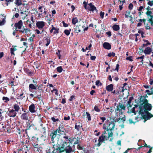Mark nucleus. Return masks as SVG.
<instances>
[{"mask_svg": "<svg viewBox=\"0 0 153 153\" xmlns=\"http://www.w3.org/2000/svg\"><path fill=\"white\" fill-rule=\"evenodd\" d=\"M140 101L143 102V105L144 104V108L138 106L137 105H135V107H133L131 110V112L133 113H135V111H138L139 114L138 117L136 118L137 121H139L143 119L147 118V119H150L153 117V115L151 114L147 110L150 111L152 109L151 104L148 103V100L146 99L144 97L141 96Z\"/></svg>", "mask_w": 153, "mask_h": 153, "instance_id": "nucleus-1", "label": "nucleus"}, {"mask_svg": "<svg viewBox=\"0 0 153 153\" xmlns=\"http://www.w3.org/2000/svg\"><path fill=\"white\" fill-rule=\"evenodd\" d=\"M54 149L52 151V153H60L61 152L65 150L67 153H70L73 151L69 143L65 144L63 145V146L60 147H58L56 145L53 144Z\"/></svg>", "mask_w": 153, "mask_h": 153, "instance_id": "nucleus-2", "label": "nucleus"}, {"mask_svg": "<svg viewBox=\"0 0 153 153\" xmlns=\"http://www.w3.org/2000/svg\"><path fill=\"white\" fill-rule=\"evenodd\" d=\"M70 142V140L68 139L67 136H64L61 138H59L58 140L57 146L60 147L63 146L65 144L69 143Z\"/></svg>", "mask_w": 153, "mask_h": 153, "instance_id": "nucleus-3", "label": "nucleus"}, {"mask_svg": "<svg viewBox=\"0 0 153 153\" xmlns=\"http://www.w3.org/2000/svg\"><path fill=\"white\" fill-rule=\"evenodd\" d=\"M23 26V22L22 20H19L18 22L15 23V26L16 27L17 31L19 30L20 32L23 33L24 32H26L28 30V29L25 28H22Z\"/></svg>", "mask_w": 153, "mask_h": 153, "instance_id": "nucleus-4", "label": "nucleus"}, {"mask_svg": "<svg viewBox=\"0 0 153 153\" xmlns=\"http://www.w3.org/2000/svg\"><path fill=\"white\" fill-rule=\"evenodd\" d=\"M115 126V122L112 121L108 123H105L104 124L103 128L106 130H112L114 128Z\"/></svg>", "mask_w": 153, "mask_h": 153, "instance_id": "nucleus-5", "label": "nucleus"}, {"mask_svg": "<svg viewBox=\"0 0 153 153\" xmlns=\"http://www.w3.org/2000/svg\"><path fill=\"white\" fill-rule=\"evenodd\" d=\"M150 45V43L148 42H147L146 44H143V48H141V50H143V52L145 54V55H150L152 51V50L150 47H147L143 50V47L148 46Z\"/></svg>", "mask_w": 153, "mask_h": 153, "instance_id": "nucleus-6", "label": "nucleus"}, {"mask_svg": "<svg viewBox=\"0 0 153 153\" xmlns=\"http://www.w3.org/2000/svg\"><path fill=\"white\" fill-rule=\"evenodd\" d=\"M122 110H125V107L123 105L120 103L119 105L117 106V108L115 110V111L117 116L118 115H120L122 114Z\"/></svg>", "mask_w": 153, "mask_h": 153, "instance_id": "nucleus-7", "label": "nucleus"}, {"mask_svg": "<svg viewBox=\"0 0 153 153\" xmlns=\"http://www.w3.org/2000/svg\"><path fill=\"white\" fill-rule=\"evenodd\" d=\"M85 9L89 11H92V12H93L94 10L96 11H97L96 7L91 3L88 4L87 5H85Z\"/></svg>", "mask_w": 153, "mask_h": 153, "instance_id": "nucleus-8", "label": "nucleus"}, {"mask_svg": "<svg viewBox=\"0 0 153 153\" xmlns=\"http://www.w3.org/2000/svg\"><path fill=\"white\" fill-rule=\"evenodd\" d=\"M102 135L107 140L110 137L113 136V133L111 131L106 130L103 132Z\"/></svg>", "mask_w": 153, "mask_h": 153, "instance_id": "nucleus-9", "label": "nucleus"}, {"mask_svg": "<svg viewBox=\"0 0 153 153\" xmlns=\"http://www.w3.org/2000/svg\"><path fill=\"white\" fill-rule=\"evenodd\" d=\"M39 13V16L42 15L43 13L44 14V16L45 15L47 14V11H46V9L44 8L43 6H39L38 8Z\"/></svg>", "mask_w": 153, "mask_h": 153, "instance_id": "nucleus-10", "label": "nucleus"}, {"mask_svg": "<svg viewBox=\"0 0 153 153\" xmlns=\"http://www.w3.org/2000/svg\"><path fill=\"white\" fill-rule=\"evenodd\" d=\"M106 140V139L102 135L99 137L98 140V142L96 144V145L97 146H100L102 143H103L105 140Z\"/></svg>", "mask_w": 153, "mask_h": 153, "instance_id": "nucleus-11", "label": "nucleus"}, {"mask_svg": "<svg viewBox=\"0 0 153 153\" xmlns=\"http://www.w3.org/2000/svg\"><path fill=\"white\" fill-rule=\"evenodd\" d=\"M45 23L43 21L37 22L36 24V27L39 29H42L45 25Z\"/></svg>", "mask_w": 153, "mask_h": 153, "instance_id": "nucleus-12", "label": "nucleus"}, {"mask_svg": "<svg viewBox=\"0 0 153 153\" xmlns=\"http://www.w3.org/2000/svg\"><path fill=\"white\" fill-rule=\"evenodd\" d=\"M57 132L58 133H60V132L58 130V129H57L56 131L53 132L52 133H51V140L52 141V143H54V139L56 137Z\"/></svg>", "mask_w": 153, "mask_h": 153, "instance_id": "nucleus-13", "label": "nucleus"}, {"mask_svg": "<svg viewBox=\"0 0 153 153\" xmlns=\"http://www.w3.org/2000/svg\"><path fill=\"white\" fill-rule=\"evenodd\" d=\"M52 28L50 30L51 33H52L53 34H56L58 33L59 32V29L57 27H55L53 25H52Z\"/></svg>", "mask_w": 153, "mask_h": 153, "instance_id": "nucleus-14", "label": "nucleus"}, {"mask_svg": "<svg viewBox=\"0 0 153 153\" xmlns=\"http://www.w3.org/2000/svg\"><path fill=\"white\" fill-rule=\"evenodd\" d=\"M29 110L31 113H35L36 112L35 110V107L34 104H31L29 107Z\"/></svg>", "mask_w": 153, "mask_h": 153, "instance_id": "nucleus-15", "label": "nucleus"}, {"mask_svg": "<svg viewBox=\"0 0 153 153\" xmlns=\"http://www.w3.org/2000/svg\"><path fill=\"white\" fill-rule=\"evenodd\" d=\"M16 114L17 113L16 112L14 111V109H12L9 111L8 113V115L10 117H15L16 116Z\"/></svg>", "mask_w": 153, "mask_h": 153, "instance_id": "nucleus-16", "label": "nucleus"}, {"mask_svg": "<svg viewBox=\"0 0 153 153\" xmlns=\"http://www.w3.org/2000/svg\"><path fill=\"white\" fill-rule=\"evenodd\" d=\"M75 128L78 131H79L82 128V124L79 122H77L75 124Z\"/></svg>", "mask_w": 153, "mask_h": 153, "instance_id": "nucleus-17", "label": "nucleus"}, {"mask_svg": "<svg viewBox=\"0 0 153 153\" xmlns=\"http://www.w3.org/2000/svg\"><path fill=\"white\" fill-rule=\"evenodd\" d=\"M38 86V85L36 84L33 85L32 84H30L29 85V91L32 92V90H36V87Z\"/></svg>", "mask_w": 153, "mask_h": 153, "instance_id": "nucleus-18", "label": "nucleus"}, {"mask_svg": "<svg viewBox=\"0 0 153 153\" xmlns=\"http://www.w3.org/2000/svg\"><path fill=\"white\" fill-rule=\"evenodd\" d=\"M21 118L23 120H27L28 119L27 114L26 113L22 114L21 116Z\"/></svg>", "mask_w": 153, "mask_h": 153, "instance_id": "nucleus-19", "label": "nucleus"}, {"mask_svg": "<svg viewBox=\"0 0 153 153\" xmlns=\"http://www.w3.org/2000/svg\"><path fill=\"white\" fill-rule=\"evenodd\" d=\"M103 45L104 48L106 49L110 50L111 48V45L108 42L104 43Z\"/></svg>", "mask_w": 153, "mask_h": 153, "instance_id": "nucleus-20", "label": "nucleus"}, {"mask_svg": "<svg viewBox=\"0 0 153 153\" xmlns=\"http://www.w3.org/2000/svg\"><path fill=\"white\" fill-rule=\"evenodd\" d=\"M1 16L3 18L2 20L0 21V26L4 25L6 22L5 19L6 16H3L2 15H1Z\"/></svg>", "mask_w": 153, "mask_h": 153, "instance_id": "nucleus-21", "label": "nucleus"}, {"mask_svg": "<svg viewBox=\"0 0 153 153\" xmlns=\"http://www.w3.org/2000/svg\"><path fill=\"white\" fill-rule=\"evenodd\" d=\"M106 89L108 91H112L113 89V85L112 84H111L106 87Z\"/></svg>", "mask_w": 153, "mask_h": 153, "instance_id": "nucleus-22", "label": "nucleus"}, {"mask_svg": "<svg viewBox=\"0 0 153 153\" xmlns=\"http://www.w3.org/2000/svg\"><path fill=\"white\" fill-rule=\"evenodd\" d=\"M13 106L14 109V111H15L16 112L19 111V110L20 109V108L19 106L18 105L15 104L13 105Z\"/></svg>", "mask_w": 153, "mask_h": 153, "instance_id": "nucleus-23", "label": "nucleus"}, {"mask_svg": "<svg viewBox=\"0 0 153 153\" xmlns=\"http://www.w3.org/2000/svg\"><path fill=\"white\" fill-rule=\"evenodd\" d=\"M113 29L114 30L117 31L120 29L119 26L117 25H114L112 27Z\"/></svg>", "mask_w": 153, "mask_h": 153, "instance_id": "nucleus-24", "label": "nucleus"}, {"mask_svg": "<svg viewBox=\"0 0 153 153\" xmlns=\"http://www.w3.org/2000/svg\"><path fill=\"white\" fill-rule=\"evenodd\" d=\"M25 97V95L23 93V92H22V93L20 95L18 96L17 99L19 100H22Z\"/></svg>", "mask_w": 153, "mask_h": 153, "instance_id": "nucleus-25", "label": "nucleus"}, {"mask_svg": "<svg viewBox=\"0 0 153 153\" xmlns=\"http://www.w3.org/2000/svg\"><path fill=\"white\" fill-rule=\"evenodd\" d=\"M94 150H93V149L92 148H90L86 150V152H85V153H94Z\"/></svg>", "mask_w": 153, "mask_h": 153, "instance_id": "nucleus-26", "label": "nucleus"}, {"mask_svg": "<svg viewBox=\"0 0 153 153\" xmlns=\"http://www.w3.org/2000/svg\"><path fill=\"white\" fill-rule=\"evenodd\" d=\"M78 22L76 17L73 18L72 19V23L73 25H75Z\"/></svg>", "mask_w": 153, "mask_h": 153, "instance_id": "nucleus-27", "label": "nucleus"}, {"mask_svg": "<svg viewBox=\"0 0 153 153\" xmlns=\"http://www.w3.org/2000/svg\"><path fill=\"white\" fill-rule=\"evenodd\" d=\"M16 46H15L14 48H11L10 49V53L11 54L14 55V52L17 50L16 48H15Z\"/></svg>", "mask_w": 153, "mask_h": 153, "instance_id": "nucleus-28", "label": "nucleus"}, {"mask_svg": "<svg viewBox=\"0 0 153 153\" xmlns=\"http://www.w3.org/2000/svg\"><path fill=\"white\" fill-rule=\"evenodd\" d=\"M15 4L18 6H19L22 4V2L21 0H16Z\"/></svg>", "mask_w": 153, "mask_h": 153, "instance_id": "nucleus-29", "label": "nucleus"}, {"mask_svg": "<svg viewBox=\"0 0 153 153\" xmlns=\"http://www.w3.org/2000/svg\"><path fill=\"white\" fill-rule=\"evenodd\" d=\"M44 42L45 43L46 42V43L45 44L46 46H48L50 42V39H45L44 41Z\"/></svg>", "mask_w": 153, "mask_h": 153, "instance_id": "nucleus-30", "label": "nucleus"}, {"mask_svg": "<svg viewBox=\"0 0 153 153\" xmlns=\"http://www.w3.org/2000/svg\"><path fill=\"white\" fill-rule=\"evenodd\" d=\"M56 70L58 72L61 73L63 70V68L61 66H59L57 68Z\"/></svg>", "mask_w": 153, "mask_h": 153, "instance_id": "nucleus-31", "label": "nucleus"}, {"mask_svg": "<svg viewBox=\"0 0 153 153\" xmlns=\"http://www.w3.org/2000/svg\"><path fill=\"white\" fill-rule=\"evenodd\" d=\"M2 100L6 102H7L10 99L7 97H4L2 98Z\"/></svg>", "mask_w": 153, "mask_h": 153, "instance_id": "nucleus-32", "label": "nucleus"}, {"mask_svg": "<svg viewBox=\"0 0 153 153\" xmlns=\"http://www.w3.org/2000/svg\"><path fill=\"white\" fill-rule=\"evenodd\" d=\"M86 114L87 115V118L88 120L90 121L91 120V117L90 115V114L89 113L86 112Z\"/></svg>", "mask_w": 153, "mask_h": 153, "instance_id": "nucleus-33", "label": "nucleus"}, {"mask_svg": "<svg viewBox=\"0 0 153 153\" xmlns=\"http://www.w3.org/2000/svg\"><path fill=\"white\" fill-rule=\"evenodd\" d=\"M46 18H47V19L49 20V21H50L52 19V17H51V16L50 14H49L48 15L46 16Z\"/></svg>", "mask_w": 153, "mask_h": 153, "instance_id": "nucleus-34", "label": "nucleus"}, {"mask_svg": "<svg viewBox=\"0 0 153 153\" xmlns=\"http://www.w3.org/2000/svg\"><path fill=\"white\" fill-rule=\"evenodd\" d=\"M115 53L114 52L112 53H109L107 55V56L109 57H111V56H114L115 55Z\"/></svg>", "mask_w": 153, "mask_h": 153, "instance_id": "nucleus-35", "label": "nucleus"}, {"mask_svg": "<svg viewBox=\"0 0 153 153\" xmlns=\"http://www.w3.org/2000/svg\"><path fill=\"white\" fill-rule=\"evenodd\" d=\"M51 119L52 120L53 122H56V121H59V119L58 118L56 119L54 117H52L51 118Z\"/></svg>", "mask_w": 153, "mask_h": 153, "instance_id": "nucleus-36", "label": "nucleus"}, {"mask_svg": "<svg viewBox=\"0 0 153 153\" xmlns=\"http://www.w3.org/2000/svg\"><path fill=\"white\" fill-rule=\"evenodd\" d=\"M94 110L97 112H99L100 111V109L98 108V107L97 106H95L94 107Z\"/></svg>", "mask_w": 153, "mask_h": 153, "instance_id": "nucleus-37", "label": "nucleus"}, {"mask_svg": "<svg viewBox=\"0 0 153 153\" xmlns=\"http://www.w3.org/2000/svg\"><path fill=\"white\" fill-rule=\"evenodd\" d=\"M72 140L73 141H75L74 142V144H77L79 143V140L77 139L76 140V138L73 139Z\"/></svg>", "mask_w": 153, "mask_h": 153, "instance_id": "nucleus-38", "label": "nucleus"}, {"mask_svg": "<svg viewBox=\"0 0 153 153\" xmlns=\"http://www.w3.org/2000/svg\"><path fill=\"white\" fill-rule=\"evenodd\" d=\"M133 99V97H131L129 98L128 100V103L130 105L131 103V101Z\"/></svg>", "mask_w": 153, "mask_h": 153, "instance_id": "nucleus-39", "label": "nucleus"}, {"mask_svg": "<svg viewBox=\"0 0 153 153\" xmlns=\"http://www.w3.org/2000/svg\"><path fill=\"white\" fill-rule=\"evenodd\" d=\"M144 55H143L142 56L140 57H138L137 58V59H141V61H140L141 62H142L143 63V59H144Z\"/></svg>", "mask_w": 153, "mask_h": 153, "instance_id": "nucleus-40", "label": "nucleus"}, {"mask_svg": "<svg viewBox=\"0 0 153 153\" xmlns=\"http://www.w3.org/2000/svg\"><path fill=\"white\" fill-rule=\"evenodd\" d=\"M6 1V4H7V6L8 5V4L13 2V0H5Z\"/></svg>", "mask_w": 153, "mask_h": 153, "instance_id": "nucleus-41", "label": "nucleus"}, {"mask_svg": "<svg viewBox=\"0 0 153 153\" xmlns=\"http://www.w3.org/2000/svg\"><path fill=\"white\" fill-rule=\"evenodd\" d=\"M64 33L65 34L68 36L70 34V32L68 30H66L64 31Z\"/></svg>", "mask_w": 153, "mask_h": 153, "instance_id": "nucleus-42", "label": "nucleus"}, {"mask_svg": "<svg viewBox=\"0 0 153 153\" xmlns=\"http://www.w3.org/2000/svg\"><path fill=\"white\" fill-rule=\"evenodd\" d=\"M95 84L96 85L99 86L100 85H101V83L99 81L97 80L96 81V82Z\"/></svg>", "mask_w": 153, "mask_h": 153, "instance_id": "nucleus-43", "label": "nucleus"}, {"mask_svg": "<svg viewBox=\"0 0 153 153\" xmlns=\"http://www.w3.org/2000/svg\"><path fill=\"white\" fill-rule=\"evenodd\" d=\"M126 59L131 61H133L132 59V57L131 56L127 57L126 58Z\"/></svg>", "mask_w": 153, "mask_h": 153, "instance_id": "nucleus-44", "label": "nucleus"}, {"mask_svg": "<svg viewBox=\"0 0 153 153\" xmlns=\"http://www.w3.org/2000/svg\"><path fill=\"white\" fill-rule=\"evenodd\" d=\"M138 116H137V117H136L135 118V120H136V121L135 122H133L132 121V119H129V123H135L136 122H138V121H137V120H136V117H137Z\"/></svg>", "mask_w": 153, "mask_h": 153, "instance_id": "nucleus-45", "label": "nucleus"}, {"mask_svg": "<svg viewBox=\"0 0 153 153\" xmlns=\"http://www.w3.org/2000/svg\"><path fill=\"white\" fill-rule=\"evenodd\" d=\"M63 127V126L62 125H60L59 126V129H58V130L60 132L61 131H62V130L61 129H62Z\"/></svg>", "mask_w": 153, "mask_h": 153, "instance_id": "nucleus-46", "label": "nucleus"}, {"mask_svg": "<svg viewBox=\"0 0 153 153\" xmlns=\"http://www.w3.org/2000/svg\"><path fill=\"white\" fill-rule=\"evenodd\" d=\"M146 92L147 93V94L149 95H150L152 94H153V92H151L149 90H147L146 91Z\"/></svg>", "mask_w": 153, "mask_h": 153, "instance_id": "nucleus-47", "label": "nucleus"}, {"mask_svg": "<svg viewBox=\"0 0 153 153\" xmlns=\"http://www.w3.org/2000/svg\"><path fill=\"white\" fill-rule=\"evenodd\" d=\"M148 3L149 5L152 6L153 5V0L152 1H149Z\"/></svg>", "mask_w": 153, "mask_h": 153, "instance_id": "nucleus-48", "label": "nucleus"}, {"mask_svg": "<svg viewBox=\"0 0 153 153\" xmlns=\"http://www.w3.org/2000/svg\"><path fill=\"white\" fill-rule=\"evenodd\" d=\"M133 7V6L132 4L130 3L129 4V6H128V8L130 10H132V8Z\"/></svg>", "mask_w": 153, "mask_h": 153, "instance_id": "nucleus-49", "label": "nucleus"}, {"mask_svg": "<svg viewBox=\"0 0 153 153\" xmlns=\"http://www.w3.org/2000/svg\"><path fill=\"white\" fill-rule=\"evenodd\" d=\"M104 12H102V11L100 13V16L101 17L102 19H103L104 17Z\"/></svg>", "mask_w": 153, "mask_h": 153, "instance_id": "nucleus-50", "label": "nucleus"}, {"mask_svg": "<svg viewBox=\"0 0 153 153\" xmlns=\"http://www.w3.org/2000/svg\"><path fill=\"white\" fill-rule=\"evenodd\" d=\"M70 119V117L69 116H68L67 117H64V120H68Z\"/></svg>", "mask_w": 153, "mask_h": 153, "instance_id": "nucleus-51", "label": "nucleus"}, {"mask_svg": "<svg viewBox=\"0 0 153 153\" xmlns=\"http://www.w3.org/2000/svg\"><path fill=\"white\" fill-rule=\"evenodd\" d=\"M55 91V95H56L57 96H58V90L56 89H54L52 91Z\"/></svg>", "mask_w": 153, "mask_h": 153, "instance_id": "nucleus-52", "label": "nucleus"}, {"mask_svg": "<svg viewBox=\"0 0 153 153\" xmlns=\"http://www.w3.org/2000/svg\"><path fill=\"white\" fill-rule=\"evenodd\" d=\"M74 99V96L72 95L70 97V99H69V100L70 101H71L73 100V99Z\"/></svg>", "mask_w": 153, "mask_h": 153, "instance_id": "nucleus-53", "label": "nucleus"}, {"mask_svg": "<svg viewBox=\"0 0 153 153\" xmlns=\"http://www.w3.org/2000/svg\"><path fill=\"white\" fill-rule=\"evenodd\" d=\"M106 34L108 36V37H110L111 36V33L110 31H108L106 33Z\"/></svg>", "mask_w": 153, "mask_h": 153, "instance_id": "nucleus-54", "label": "nucleus"}, {"mask_svg": "<svg viewBox=\"0 0 153 153\" xmlns=\"http://www.w3.org/2000/svg\"><path fill=\"white\" fill-rule=\"evenodd\" d=\"M100 119L102 120V122L103 123L104 121L106 120V118L105 117H100Z\"/></svg>", "mask_w": 153, "mask_h": 153, "instance_id": "nucleus-55", "label": "nucleus"}, {"mask_svg": "<svg viewBox=\"0 0 153 153\" xmlns=\"http://www.w3.org/2000/svg\"><path fill=\"white\" fill-rule=\"evenodd\" d=\"M58 51L59 52L58 56L59 58V59H61V55L60 54V51L59 50Z\"/></svg>", "mask_w": 153, "mask_h": 153, "instance_id": "nucleus-56", "label": "nucleus"}, {"mask_svg": "<svg viewBox=\"0 0 153 153\" xmlns=\"http://www.w3.org/2000/svg\"><path fill=\"white\" fill-rule=\"evenodd\" d=\"M119 66V65L118 64H117L116 65V68H115V70L117 71V72L118 71Z\"/></svg>", "mask_w": 153, "mask_h": 153, "instance_id": "nucleus-57", "label": "nucleus"}, {"mask_svg": "<svg viewBox=\"0 0 153 153\" xmlns=\"http://www.w3.org/2000/svg\"><path fill=\"white\" fill-rule=\"evenodd\" d=\"M96 58V56H91V59L92 60H95Z\"/></svg>", "mask_w": 153, "mask_h": 153, "instance_id": "nucleus-58", "label": "nucleus"}, {"mask_svg": "<svg viewBox=\"0 0 153 153\" xmlns=\"http://www.w3.org/2000/svg\"><path fill=\"white\" fill-rule=\"evenodd\" d=\"M117 144L118 145L121 146V141L120 140H118L117 142Z\"/></svg>", "mask_w": 153, "mask_h": 153, "instance_id": "nucleus-59", "label": "nucleus"}, {"mask_svg": "<svg viewBox=\"0 0 153 153\" xmlns=\"http://www.w3.org/2000/svg\"><path fill=\"white\" fill-rule=\"evenodd\" d=\"M62 23L64 27H66L68 26V25L67 24L65 23L64 21L62 22Z\"/></svg>", "mask_w": 153, "mask_h": 153, "instance_id": "nucleus-60", "label": "nucleus"}, {"mask_svg": "<svg viewBox=\"0 0 153 153\" xmlns=\"http://www.w3.org/2000/svg\"><path fill=\"white\" fill-rule=\"evenodd\" d=\"M35 32L37 34H39V33H40V31H39L38 30L36 29L35 30Z\"/></svg>", "mask_w": 153, "mask_h": 153, "instance_id": "nucleus-61", "label": "nucleus"}, {"mask_svg": "<svg viewBox=\"0 0 153 153\" xmlns=\"http://www.w3.org/2000/svg\"><path fill=\"white\" fill-rule=\"evenodd\" d=\"M95 92V91L94 90H92L90 92L91 95H93V94Z\"/></svg>", "mask_w": 153, "mask_h": 153, "instance_id": "nucleus-62", "label": "nucleus"}, {"mask_svg": "<svg viewBox=\"0 0 153 153\" xmlns=\"http://www.w3.org/2000/svg\"><path fill=\"white\" fill-rule=\"evenodd\" d=\"M143 9V6H140L139 9L138 10L139 11H142V10Z\"/></svg>", "mask_w": 153, "mask_h": 153, "instance_id": "nucleus-63", "label": "nucleus"}, {"mask_svg": "<svg viewBox=\"0 0 153 153\" xmlns=\"http://www.w3.org/2000/svg\"><path fill=\"white\" fill-rule=\"evenodd\" d=\"M150 84L151 85H152L153 84V79H150Z\"/></svg>", "mask_w": 153, "mask_h": 153, "instance_id": "nucleus-64", "label": "nucleus"}]
</instances>
